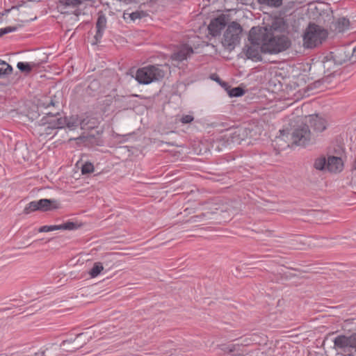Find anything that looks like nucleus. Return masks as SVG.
<instances>
[{
	"label": "nucleus",
	"mask_w": 356,
	"mask_h": 356,
	"mask_svg": "<svg viewBox=\"0 0 356 356\" xmlns=\"http://www.w3.org/2000/svg\"><path fill=\"white\" fill-rule=\"evenodd\" d=\"M104 270V266L101 262H96L89 271V275L94 278L97 277Z\"/></svg>",
	"instance_id": "5701e85b"
},
{
	"label": "nucleus",
	"mask_w": 356,
	"mask_h": 356,
	"mask_svg": "<svg viewBox=\"0 0 356 356\" xmlns=\"http://www.w3.org/2000/svg\"><path fill=\"white\" fill-rule=\"evenodd\" d=\"M76 140L79 141V143H83L85 146L99 145L98 138H95L92 134L81 136Z\"/></svg>",
	"instance_id": "2eb2a0df"
},
{
	"label": "nucleus",
	"mask_w": 356,
	"mask_h": 356,
	"mask_svg": "<svg viewBox=\"0 0 356 356\" xmlns=\"http://www.w3.org/2000/svg\"><path fill=\"white\" fill-rule=\"evenodd\" d=\"M194 120V118L191 115H183L181 118L179 119V121L182 124H189L192 122Z\"/></svg>",
	"instance_id": "2f4dec72"
},
{
	"label": "nucleus",
	"mask_w": 356,
	"mask_h": 356,
	"mask_svg": "<svg viewBox=\"0 0 356 356\" xmlns=\"http://www.w3.org/2000/svg\"><path fill=\"white\" fill-rule=\"evenodd\" d=\"M284 131H280V136L277 138V140H284Z\"/></svg>",
	"instance_id": "c9c22d12"
},
{
	"label": "nucleus",
	"mask_w": 356,
	"mask_h": 356,
	"mask_svg": "<svg viewBox=\"0 0 356 356\" xmlns=\"http://www.w3.org/2000/svg\"><path fill=\"white\" fill-rule=\"evenodd\" d=\"M145 16V13L143 11H135L129 15L131 20L135 21L138 19H141Z\"/></svg>",
	"instance_id": "7c9ffc66"
},
{
	"label": "nucleus",
	"mask_w": 356,
	"mask_h": 356,
	"mask_svg": "<svg viewBox=\"0 0 356 356\" xmlns=\"http://www.w3.org/2000/svg\"><path fill=\"white\" fill-rule=\"evenodd\" d=\"M106 23L107 20L105 15H99L96 22L97 32L95 35L96 42H99L101 40L106 28Z\"/></svg>",
	"instance_id": "ddd939ff"
},
{
	"label": "nucleus",
	"mask_w": 356,
	"mask_h": 356,
	"mask_svg": "<svg viewBox=\"0 0 356 356\" xmlns=\"http://www.w3.org/2000/svg\"><path fill=\"white\" fill-rule=\"evenodd\" d=\"M350 26V22L346 18H340L337 22L336 28L339 32H343L348 29Z\"/></svg>",
	"instance_id": "b1692460"
},
{
	"label": "nucleus",
	"mask_w": 356,
	"mask_h": 356,
	"mask_svg": "<svg viewBox=\"0 0 356 356\" xmlns=\"http://www.w3.org/2000/svg\"><path fill=\"white\" fill-rule=\"evenodd\" d=\"M87 124L88 122H86V119H81L77 115H72L68 119V129H73L79 126L83 129Z\"/></svg>",
	"instance_id": "4468645a"
},
{
	"label": "nucleus",
	"mask_w": 356,
	"mask_h": 356,
	"mask_svg": "<svg viewBox=\"0 0 356 356\" xmlns=\"http://www.w3.org/2000/svg\"><path fill=\"white\" fill-rule=\"evenodd\" d=\"M227 24L225 15L219 16L211 21L208 29L212 36L218 35Z\"/></svg>",
	"instance_id": "1a4fd4ad"
},
{
	"label": "nucleus",
	"mask_w": 356,
	"mask_h": 356,
	"mask_svg": "<svg viewBox=\"0 0 356 356\" xmlns=\"http://www.w3.org/2000/svg\"><path fill=\"white\" fill-rule=\"evenodd\" d=\"M165 75L164 71L159 65H148L137 70L136 81L141 84H149L162 79Z\"/></svg>",
	"instance_id": "20e7f679"
},
{
	"label": "nucleus",
	"mask_w": 356,
	"mask_h": 356,
	"mask_svg": "<svg viewBox=\"0 0 356 356\" xmlns=\"http://www.w3.org/2000/svg\"><path fill=\"white\" fill-rule=\"evenodd\" d=\"M193 54V48L189 45L184 44L181 46L177 51L172 54L171 59L172 60L181 62L186 60Z\"/></svg>",
	"instance_id": "9d476101"
},
{
	"label": "nucleus",
	"mask_w": 356,
	"mask_h": 356,
	"mask_svg": "<svg viewBox=\"0 0 356 356\" xmlns=\"http://www.w3.org/2000/svg\"><path fill=\"white\" fill-rule=\"evenodd\" d=\"M258 2L272 8H278L282 4V0H258Z\"/></svg>",
	"instance_id": "393cba45"
},
{
	"label": "nucleus",
	"mask_w": 356,
	"mask_h": 356,
	"mask_svg": "<svg viewBox=\"0 0 356 356\" xmlns=\"http://www.w3.org/2000/svg\"><path fill=\"white\" fill-rule=\"evenodd\" d=\"M242 29L237 22H232L227 28L222 39V44L228 49H234L239 42Z\"/></svg>",
	"instance_id": "423d86ee"
},
{
	"label": "nucleus",
	"mask_w": 356,
	"mask_h": 356,
	"mask_svg": "<svg viewBox=\"0 0 356 356\" xmlns=\"http://www.w3.org/2000/svg\"><path fill=\"white\" fill-rule=\"evenodd\" d=\"M353 54L356 55V47L353 49Z\"/></svg>",
	"instance_id": "e433bc0d"
},
{
	"label": "nucleus",
	"mask_w": 356,
	"mask_h": 356,
	"mask_svg": "<svg viewBox=\"0 0 356 356\" xmlns=\"http://www.w3.org/2000/svg\"><path fill=\"white\" fill-rule=\"evenodd\" d=\"M261 39L262 52L275 54L286 50L291 46V41L285 35H271L259 33Z\"/></svg>",
	"instance_id": "f257e3e1"
},
{
	"label": "nucleus",
	"mask_w": 356,
	"mask_h": 356,
	"mask_svg": "<svg viewBox=\"0 0 356 356\" xmlns=\"http://www.w3.org/2000/svg\"><path fill=\"white\" fill-rule=\"evenodd\" d=\"M243 94H244V90L239 87L234 88L229 91V95L230 97H238L242 96Z\"/></svg>",
	"instance_id": "cd10ccee"
},
{
	"label": "nucleus",
	"mask_w": 356,
	"mask_h": 356,
	"mask_svg": "<svg viewBox=\"0 0 356 356\" xmlns=\"http://www.w3.org/2000/svg\"><path fill=\"white\" fill-rule=\"evenodd\" d=\"M81 226V224L68 220V230L76 229Z\"/></svg>",
	"instance_id": "72a5a7b5"
},
{
	"label": "nucleus",
	"mask_w": 356,
	"mask_h": 356,
	"mask_svg": "<svg viewBox=\"0 0 356 356\" xmlns=\"http://www.w3.org/2000/svg\"><path fill=\"white\" fill-rule=\"evenodd\" d=\"M13 67L6 62L0 60V78L11 74Z\"/></svg>",
	"instance_id": "4be33fe9"
},
{
	"label": "nucleus",
	"mask_w": 356,
	"mask_h": 356,
	"mask_svg": "<svg viewBox=\"0 0 356 356\" xmlns=\"http://www.w3.org/2000/svg\"><path fill=\"white\" fill-rule=\"evenodd\" d=\"M66 230L67 229V222H64L59 225H44L40 227L38 229L39 232H53L56 230Z\"/></svg>",
	"instance_id": "6ab92c4d"
},
{
	"label": "nucleus",
	"mask_w": 356,
	"mask_h": 356,
	"mask_svg": "<svg viewBox=\"0 0 356 356\" xmlns=\"http://www.w3.org/2000/svg\"><path fill=\"white\" fill-rule=\"evenodd\" d=\"M35 201H36L38 211H42L43 203L44 204V203L47 202V199H40L39 200H35Z\"/></svg>",
	"instance_id": "f704fd0d"
},
{
	"label": "nucleus",
	"mask_w": 356,
	"mask_h": 356,
	"mask_svg": "<svg viewBox=\"0 0 356 356\" xmlns=\"http://www.w3.org/2000/svg\"><path fill=\"white\" fill-rule=\"evenodd\" d=\"M16 29H17V28L15 26H7L6 28L1 29H0V36L3 35L4 34L8 33L15 31Z\"/></svg>",
	"instance_id": "473e14b6"
},
{
	"label": "nucleus",
	"mask_w": 356,
	"mask_h": 356,
	"mask_svg": "<svg viewBox=\"0 0 356 356\" xmlns=\"http://www.w3.org/2000/svg\"><path fill=\"white\" fill-rule=\"evenodd\" d=\"M65 341H63L60 345L54 344L50 350L51 356H65V350L62 347L65 346Z\"/></svg>",
	"instance_id": "aec40b11"
},
{
	"label": "nucleus",
	"mask_w": 356,
	"mask_h": 356,
	"mask_svg": "<svg viewBox=\"0 0 356 356\" xmlns=\"http://www.w3.org/2000/svg\"><path fill=\"white\" fill-rule=\"evenodd\" d=\"M55 102L52 99V97H42L38 100L37 106L40 109H48L51 107L55 106Z\"/></svg>",
	"instance_id": "f3484780"
},
{
	"label": "nucleus",
	"mask_w": 356,
	"mask_h": 356,
	"mask_svg": "<svg viewBox=\"0 0 356 356\" xmlns=\"http://www.w3.org/2000/svg\"><path fill=\"white\" fill-rule=\"evenodd\" d=\"M308 121L315 132H322L326 129L325 120L318 115H309Z\"/></svg>",
	"instance_id": "9b49d317"
},
{
	"label": "nucleus",
	"mask_w": 356,
	"mask_h": 356,
	"mask_svg": "<svg viewBox=\"0 0 356 356\" xmlns=\"http://www.w3.org/2000/svg\"><path fill=\"white\" fill-rule=\"evenodd\" d=\"M327 159L326 160L325 157H321L316 159L314 165L316 170H322L327 169Z\"/></svg>",
	"instance_id": "a878e982"
},
{
	"label": "nucleus",
	"mask_w": 356,
	"mask_h": 356,
	"mask_svg": "<svg viewBox=\"0 0 356 356\" xmlns=\"http://www.w3.org/2000/svg\"><path fill=\"white\" fill-rule=\"evenodd\" d=\"M44 116L38 124V132L40 136H48L51 134V131L56 129H63L67 125L66 117H61L57 112L54 114L51 111L44 113Z\"/></svg>",
	"instance_id": "f03ea898"
},
{
	"label": "nucleus",
	"mask_w": 356,
	"mask_h": 356,
	"mask_svg": "<svg viewBox=\"0 0 356 356\" xmlns=\"http://www.w3.org/2000/svg\"><path fill=\"white\" fill-rule=\"evenodd\" d=\"M38 65L34 62L23 63L19 62L17 65V68L23 72L29 73L33 68H35Z\"/></svg>",
	"instance_id": "412c9836"
},
{
	"label": "nucleus",
	"mask_w": 356,
	"mask_h": 356,
	"mask_svg": "<svg viewBox=\"0 0 356 356\" xmlns=\"http://www.w3.org/2000/svg\"><path fill=\"white\" fill-rule=\"evenodd\" d=\"M333 341L336 349L341 350L348 354L356 350V333L350 335H338Z\"/></svg>",
	"instance_id": "6e6552de"
},
{
	"label": "nucleus",
	"mask_w": 356,
	"mask_h": 356,
	"mask_svg": "<svg viewBox=\"0 0 356 356\" xmlns=\"http://www.w3.org/2000/svg\"><path fill=\"white\" fill-rule=\"evenodd\" d=\"M327 36V32L320 26L310 24L306 29L303 35V46L307 49H312L325 40Z\"/></svg>",
	"instance_id": "7ed1b4c3"
},
{
	"label": "nucleus",
	"mask_w": 356,
	"mask_h": 356,
	"mask_svg": "<svg viewBox=\"0 0 356 356\" xmlns=\"http://www.w3.org/2000/svg\"><path fill=\"white\" fill-rule=\"evenodd\" d=\"M258 31H260V30L256 27H252L250 29L248 39L251 42V45L247 46L244 49L247 58L254 61L261 60V39L260 33H257Z\"/></svg>",
	"instance_id": "39448f33"
},
{
	"label": "nucleus",
	"mask_w": 356,
	"mask_h": 356,
	"mask_svg": "<svg viewBox=\"0 0 356 356\" xmlns=\"http://www.w3.org/2000/svg\"><path fill=\"white\" fill-rule=\"evenodd\" d=\"M314 138L308 125L302 124L294 129L291 134L293 143L297 145L305 146Z\"/></svg>",
	"instance_id": "0eeeda50"
},
{
	"label": "nucleus",
	"mask_w": 356,
	"mask_h": 356,
	"mask_svg": "<svg viewBox=\"0 0 356 356\" xmlns=\"http://www.w3.org/2000/svg\"><path fill=\"white\" fill-rule=\"evenodd\" d=\"M58 11L61 14L67 13V0H59L57 4Z\"/></svg>",
	"instance_id": "c85d7f7f"
},
{
	"label": "nucleus",
	"mask_w": 356,
	"mask_h": 356,
	"mask_svg": "<svg viewBox=\"0 0 356 356\" xmlns=\"http://www.w3.org/2000/svg\"><path fill=\"white\" fill-rule=\"evenodd\" d=\"M38 211L36 201L30 202L24 209L23 213L26 215Z\"/></svg>",
	"instance_id": "bb28decb"
},
{
	"label": "nucleus",
	"mask_w": 356,
	"mask_h": 356,
	"mask_svg": "<svg viewBox=\"0 0 356 356\" xmlns=\"http://www.w3.org/2000/svg\"><path fill=\"white\" fill-rule=\"evenodd\" d=\"M47 202L43 203L42 212L51 211L60 208V202L55 199H47Z\"/></svg>",
	"instance_id": "a211bd4d"
},
{
	"label": "nucleus",
	"mask_w": 356,
	"mask_h": 356,
	"mask_svg": "<svg viewBox=\"0 0 356 356\" xmlns=\"http://www.w3.org/2000/svg\"><path fill=\"white\" fill-rule=\"evenodd\" d=\"M343 167L341 158L337 156H329L327 158V170L332 172H338L342 170Z\"/></svg>",
	"instance_id": "f8f14e48"
},
{
	"label": "nucleus",
	"mask_w": 356,
	"mask_h": 356,
	"mask_svg": "<svg viewBox=\"0 0 356 356\" xmlns=\"http://www.w3.org/2000/svg\"><path fill=\"white\" fill-rule=\"evenodd\" d=\"M94 171V166L91 163H86L81 167L82 174H89Z\"/></svg>",
	"instance_id": "c756f323"
},
{
	"label": "nucleus",
	"mask_w": 356,
	"mask_h": 356,
	"mask_svg": "<svg viewBox=\"0 0 356 356\" xmlns=\"http://www.w3.org/2000/svg\"><path fill=\"white\" fill-rule=\"evenodd\" d=\"M333 54L332 58L334 62L338 65L343 64L350 58V54H346L343 48L337 50V52Z\"/></svg>",
	"instance_id": "dca6fc26"
}]
</instances>
